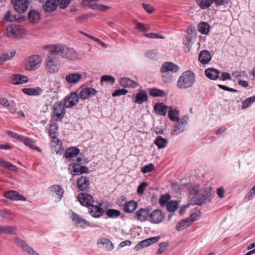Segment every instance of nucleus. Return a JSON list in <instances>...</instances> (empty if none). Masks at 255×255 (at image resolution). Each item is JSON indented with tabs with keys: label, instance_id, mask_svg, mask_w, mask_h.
<instances>
[{
	"label": "nucleus",
	"instance_id": "f257e3e1",
	"mask_svg": "<svg viewBox=\"0 0 255 255\" xmlns=\"http://www.w3.org/2000/svg\"><path fill=\"white\" fill-rule=\"evenodd\" d=\"M212 187L211 186L200 185L195 184L188 187L190 195L192 196L193 204L201 206L210 202L212 197Z\"/></svg>",
	"mask_w": 255,
	"mask_h": 255
},
{
	"label": "nucleus",
	"instance_id": "f03ea898",
	"mask_svg": "<svg viewBox=\"0 0 255 255\" xmlns=\"http://www.w3.org/2000/svg\"><path fill=\"white\" fill-rule=\"evenodd\" d=\"M77 198L81 205L89 208V213L92 216L98 218L103 214L104 210L101 208L102 204L99 203L96 205H93L94 198L90 194L85 192L80 193L78 194Z\"/></svg>",
	"mask_w": 255,
	"mask_h": 255
},
{
	"label": "nucleus",
	"instance_id": "7ed1b4c3",
	"mask_svg": "<svg viewBox=\"0 0 255 255\" xmlns=\"http://www.w3.org/2000/svg\"><path fill=\"white\" fill-rule=\"evenodd\" d=\"M48 52L56 53L62 58L70 60H74L78 57L76 51L72 48L63 44H55L47 46Z\"/></svg>",
	"mask_w": 255,
	"mask_h": 255
},
{
	"label": "nucleus",
	"instance_id": "20e7f679",
	"mask_svg": "<svg viewBox=\"0 0 255 255\" xmlns=\"http://www.w3.org/2000/svg\"><path fill=\"white\" fill-rule=\"evenodd\" d=\"M178 70V66L172 62H165L163 63L160 69L163 81L166 83L171 82L173 79L171 73H176Z\"/></svg>",
	"mask_w": 255,
	"mask_h": 255
},
{
	"label": "nucleus",
	"instance_id": "39448f33",
	"mask_svg": "<svg viewBox=\"0 0 255 255\" xmlns=\"http://www.w3.org/2000/svg\"><path fill=\"white\" fill-rule=\"evenodd\" d=\"M45 60V68L50 73L57 72L60 68V62L59 58L56 53L49 52Z\"/></svg>",
	"mask_w": 255,
	"mask_h": 255
},
{
	"label": "nucleus",
	"instance_id": "423d86ee",
	"mask_svg": "<svg viewBox=\"0 0 255 255\" xmlns=\"http://www.w3.org/2000/svg\"><path fill=\"white\" fill-rule=\"evenodd\" d=\"M195 81V77L193 72L187 71L183 72L179 77L177 86L180 89H187L192 87Z\"/></svg>",
	"mask_w": 255,
	"mask_h": 255
},
{
	"label": "nucleus",
	"instance_id": "0eeeda50",
	"mask_svg": "<svg viewBox=\"0 0 255 255\" xmlns=\"http://www.w3.org/2000/svg\"><path fill=\"white\" fill-rule=\"evenodd\" d=\"M42 58L40 56L34 55L28 58L25 64V68L29 71H35L40 66L42 63Z\"/></svg>",
	"mask_w": 255,
	"mask_h": 255
},
{
	"label": "nucleus",
	"instance_id": "6e6552de",
	"mask_svg": "<svg viewBox=\"0 0 255 255\" xmlns=\"http://www.w3.org/2000/svg\"><path fill=\"white\" fill-rule=\"evenodd\" d=\"M189 121V117L187 115H184L178 121L171 130V133L173 135H178L182 133L185 129Z\"/></svg>",
	"mask_w": 255,
	"mask_h": 255
},
{
	"label": "nucleus",
	"instance_id": "1a4fd4ad",
	"mask_svg": "<svg viewBox=\"0 0 255 255\" xmlns=\"http://www.w3.org/2000/svg\"><path fill=\"white\" fill-rule=\"evenodd\" d=\"M65 107L64 105H63L61 101L56 102L53 104L52 116L56 121H61L64 117L66 113Z\"/></svg>",
	"mask_w": 255,
	"mask_h": 255
},
{
	"label": "nucleus",
	"instance_id": "9d476101",
	"mask_svg": "<svg viewBox=\"0 0 255 255\" xmlns=\"http://www.w3.org/2000/svg\"><path fill=\"white\" fill-rule=\"evenodd\" d=\"M11 3L14 10L18 13L26 12L29 5V0H11Z\"/></svg>",
	"mask_w": 255,
	"mask_h": 255
},
{
	"label": "nucleus",
	"instance_id": "9b49d317",
	"mask_svg": "<svg viewBox=\"0 0 255 255\" xmlns=\"http://www.w3.org/2000/svg\"><path fill=\"white\" fill-rule=\"evenodd\" d=\"M80 97L76 92H71L65 98L64 106L67 108L73 107L79 102Z\"/></svg>",
	"mask_w": 255,
	"mask_h": 255
},
{
	"label": "nucleus",
	"instance_id": "f8f14e48",
	"mask_svg": "<svg viewBox=\"0 0 255 255\" xmlns=\"http://www.w3.org/2000/svg\"><path fill=\"white\" fill-rule=\"evenodd\" d=\"M69 170L74 176L77 175L79 173H89L90 172V170L87 167L80 166L76 163L70 164L69 166Z\"/></svg>",
	"mask_w": 255,
	"mask_h": 255
},
{
	"label": "nucleus",
	"instance_id": "ddd939ff",
	"mask_svg": "<svg viewBox=\"0 0 255 255\" xmlns=\"http://www.w3.org/2000/svg\"><path fill=\"white\" fill-rule=\"evenodd\" d=\"M160 238L159 236H156L144 240L136 245L134 249L135 251H138L144 248L148 247L158 242Z\"/></svg>",
	"mask_w": 255,
	"mask_h": 255
},
{
	"label": "nucleus",
	"instance_id": "4468645a",
	"mask_svg": "<svg viewBox=\"0 0 255 255\" xmlns=\"http://www.w3.org/2000/svg\"><path fill=\"white\" fill-rule=\"evenodd\" d=\"M50 194L55 198L56 201H59L63 197L64 190L62 188L58 185H54L49 188Z\"/></svg>",
	"mask_w": 255,
	"mask_h": 255
},
{
	"label": "nucleus",
	"instance_id": "2eb2a0df",
	"mask_svg": "<svg viewBox=\"0 0 255 255\" xmlns=\"http://www.w3.org/2000/svg\"><path fill=\"white\" fill-rule=\"evenodd\" d=\"M97 93V91L93 88L86 87L80 91L79 97L82 100L89 99L95 96Z\"/></svg>",
	"mask_w": 255,
	"mask_h": 255
},
{
	"label": "nucleus",
	"instance_id": "dca6fc26",
	"mask_svg": "<svg viewBox=\"0 0 255 255\" xmlns=\"http://www.w3.org/2000/svg\"><path fill=\"white\" fill-rule=\"evenodd\" d=\"M78 189L84 192H88L90 188V180L85 176H81L77 181Z\"/></svg>",
	"mask_w": 255,
	"mask_h": 255
},
{
	"label": "nucleus",
	"instance_id": "f3484780",
	"mask_svg": "<svg viewBox=\"0 0 255 255\" xmlns=\"http://www.w3.org/2000/svg\"><path fill=\"white\" fill-rule=\"evenodd\" d=\"M149 216L151 219V222L154 224L161 223L164 218L163 213L159 209H156L153 211L149 214Z\"/></svg>",
	"mask_w": 255,
	"mask_h": 255
},
{
	"label": "nucleus",
	"instance_id": "a211bd4d",
	"mask_svg": "<svg viewBox=\"0 0 255 255\" xmlns=\"http://www.w3.org/2000/svg\"><path fill=\"white\" fill-rule=\"evenodd\" d=\"M170 109L171 107L167 106L163 103H156L154 106L155 113L162 116H165L167 111Z\"/></svg>",
	"mask_w": 255,
	"mask_h": 255
},
{
	"label": "nucleus",
	"instance_id": "6ab92c4d",
	"mask_svg": "<svg viewBox=\"0 0 255 255\" xmlns=\"http://www.w3.org/2000/svg\"><path fill=\"white\" fill-rule=\"evenodd\" d=\"M24 17L23 16H17L10 10L7 11L3 17V20L6 22H12L14 21L21 22L24 20Z\"/></svg>",
	"mask_w": 255,
	"mask_h": 255
},
{
	"label": "nucleus",
	"instance_id": "aec40b11",
	"mask_svg": "<svg viewBox=\"0 0 255 255\" xmlns=\"http://www.w3.org/2000/svg\"><path fill=\"white\" fill-rule=\"evenodd\" d=\"M71 218L74 224L78 227H84L86 226H89V223L86 220L82 219L75 212H72Z\"/></svg>",
	"mask_w": 255,
	"mask_h": 255
},
{
	"label": "nucleus",
	"instance_id": "412c9836",
	"mask_svg": "<svg viewBox=\"0 0 255 255\" xmlns=\"http://www.w3.org/2000/svg\"><path fill=\"white\" fill-rule=\"evenodd\" d=\"M21 91L25 95L31 96H37L40 95L43 90L39 87L33 88H25L21 89Z\"/></svg>",
	"mask_w": 255,
	"mask_h": 255
},
{
	"label": "nucleus",
	"instance_id": "4be33fe9",
	"mask_svg": "<svg viewBox=\"0 0 255 255\" xmlns=\"http://www.w3.org/2000/svg\"><path fill=\"white\" fill-rule=\"evenodd\" d=\"M4 196L12 200H20L25 201L26 198L14 190H9L5 192Z\"/></svg>",
	"mask_w": 255,
	"mask_h": 255
},
{
	"label": "nucleus",
	"instance_id": "5701e85b",
	"mask_svg": "<svg viewBox=\"0 0 255 255\" xmlns=\"http://www.w3.org/2000/svg\"><path fill=\"white\" fill-rule=\"evenodd\" d=\"M82 79V75L79 73H71L67 75L65 80L68 83L74 84L79 82Z\"/></svg>",
	"mask_w": 255,
	"mask_h": 255
},
{
	"label": "nucleus",
	"instance_id": "b1692460",
	"mask_svg": "<svg viewBox=\"0 0 255 255\" xmlns=\"http://www.w3.org/2000/svg\"><path fill=\"white\" fill-rule=\"evenodd\" d=\"M57 5V0H47L43 5V8L45 11L51 12L56 9Z\"/></svg>",
	"mask_w": 255,
	"mask_h": 255
},
{
	"label": "nucleus",
	"instance_id": "393cba45",
	"mask_svg": "<svg viewBox=\"0 0 255 255\" xmlns=\"http://www.w3.org/2000/svg\"><path fill=\"white\" fill-rule=\"evenodd\" d=\"M149 216V210L147 208H141L138 210L135 215V218L140 221H145Z\"/></svg>",
	"mask_w": 255,
	"mask_h": 255
},
{
	"label": "nucleus",
	"instance_id": "a878e982",
	"mask_svg": "<svg viewBox=\"0 0 255 255\" xmlns=\"http://www.w3.org/2000/svg\"><path fill=\"white\" fill-rule=\"evenodd\" d=\"M120 84L124 88H135L137 86V83L134 81L127 77H123L120 79Z\"/></svg>",
	"mask_w": 255,
	"mask_h": 255
},
{
	"label": "nucleus",
	"instance_id": "bb28decb",
	"mask_svg": "<svg viewBox=\"0 0 255 255\" xmlns=\"http://www.w3.org/2000/svg\"><path fill=\"white\" fill-rule=\"evenodd\" d=\"M13 240L17 246L21 248L24 251L26 252L29 254H30L34 250L23 240L20 239V238L18 237H14Z\"/></svg>",
	"mask_w": 255,
	"mask_h": 255
},
{
	"label": "nucleus",
	"instance_id": "cd10ccee",
	"mask_svg": "<svg viewBox=\"0 0 255 255\" xmlns=\"http://www.w3.org/2000/svg\"><path fill=\"white\" fill-rule=\"evenodd\" d=\"M11 79L13 84L15 85L26 83L28 81L27 76L20 74H14L12 76Z\"/></svg>",
	"mask_w": 255,
	"mask_h": 255
},
{
	"label": "nucleus",
	"instance_id": "c85d7f7f",
	"mask_svg": "<svg viewBox=\"0 0 255 255\" xmlns=\"http://www.w3.org/2000/svg\"><path fill=\"white\" fill-rule=\"evenodd\" d=\"M51 142V148L57 154L61 153L63 150V147L61 141L56 137V139L52 138Z\"/></svg>",
	"mask_w": 255,
	"mask_h": 255
},
{
	"label": "nucleus",
	"instance_id": "c756f323",
	"mask_svg": "<svg viewBox=\"0 0 255 255\" xmlns=\"http://www.w3.org/2000/svg\"><path fill=\"white\" fill-rule=\"evenodd\" d=\"M205 73L209 79L215 80L219 77L220 72L214 68H209L205 70Z\"/></svg>",
	"mask_w": 255,
	"mask_h": 255
},
{
	"label": "nucleus",
	"instance_id": "7c9ffc66",
	"mask_svg": "<svg viewBox=\"0 0 255 255\" xmlns=\"http://www.w3.org/2000/svg\"><path fill=\"white\" fill-rule=\"evenodd\" d=\"M98 244H101L107 251H111L114 249V245L110 240L102 238L98 240Z\"/></svg>",
	"mask_w": 255,
	"mask_h": 255
},
{
	"label": "nucleus",
	"instance_id": "2f4dec72",
	"mask_svg": "<svg viewBox=\"0 0 255 255\" xmlns=\"http://www.w3.org/2000/svg\"><path fill=\"white\" fill-rule=\"evenodd\" d=\"M137 206V203L135 201H129L125 204L124 211L127 213H131L135 211Z\"/></svg>",
	"mask_w": 255,
	"mask_h": 255
},
{
	"label": "nucleus",
	"instance_id": "473e14b6",
	"mask_svg": "<svg viewBox=\"0 0 255 255\" xmlns=\"http://www.w3.org/2000/svg\"><path fill=\"white\" fill-rule=\"evenodd\" d=\"M198 59L201 63L207 64L211 60V55L208 51L203 50L200 53Z\"/></svg>",
	"mask_w": 255,
	"mask_h": 255
},
{
	"label": "nucleus",
	"instance_id": "72a5a7b5",
	"mask_svg": "<svg viewBox=\"0 0 255 255\" xmlns=\"http://www.w3.org/2000/svg\"><path fill=\"white\" fill-rule=\"evenodd\" d=\"M148 97L146 92L144 90H141L135 96V102L138 104H142L147 101Z\"/></svg>",
	"mask_w": 255,
	"mask_h": 255
},
{
	"label": "nucleus",
	"instance_id": "f704fd0d",
	"mask_svg": "<svg viewBox=\"0 0 255 255\" xmlns=\"http://www.w3.org/2000/svg\"><path fill=\"white\" fill-rule=\"evenodd\" d=\"M28 19L31 23H35L40 19V14L35 10H31L28 12Z\"/></svg>",
	"mask_w": 255,
	"mask_h": 255
},
{
	"label": "nucleus",
	"instance_id": "c9c22d12",
	"mask_svg": "<svg viewBox=\"0 0 255 255\" xmlns=\"http://www.w3.org/2000/svg\"><path fill=\"white\" fill-rule=\"evenodd\" d=\"M1 234L15 235L17 234V230L12 226H1Z\"/></svg>",
	"mask_w": 255,
	"mask_h": 255
},
{
	"label": "nucleus",
	"instance_id": "e433bc0d",
	"mask_svg": "<svg viewBox=\"0 0 255 255\" xmlns=\"http://www.w3.org/2000/svg\"><path fill=\"white\" fill-rule=\"evenodd\" d=\"M13 37L22 38L26 34V30L20 25L15 24Z\"/></svg>",
	"mask_w": 255,
	"mask_h": 255
},
{
	"label": "nucleus",
	"instance_id": "4c0bfd02",
	"mask_svg": "<svg viewBox=\"0 0 255 255\" xmlns=\"http://www.w3.org/2000/svg\"><path fill=\"white\" fill-rule=\"evenodd\" d=\"M80 152V150L76 147H72L66 150L64 156L67 158H72L77 156Z\"/></svg>",
	"mask_w": 255,
	"mask_h": 255
},
{
	"label": "nucleus",
	"instance_id": "58836bf2",
	"mask_svg": "<svg viewBox=\"0 0 255 255\" xmlns=\"http://www.w3.org/2000/svg\"><path fill=\"white\" fill-rule=\"evenodd\" d=\"M21 141H23L24 144L27 146L29 147L30 148L33 149L36 151H38L39 152L41 151V149L38 146H36L34 145V141L28 137L23 136L22 139L21 140Z\"/></svg>",
	"mask_w": 255,
	"mask_h": 255
},
{
	"label": "nucleus",
	"instance_id": "ea45409f",
	"mask_svg": "<svg viewBox=\"0 0 255 255\" xmlns=\"http://www.w3.org/2000/svg\"><path fill=\"white\" fill-rule=\"evenodd\" d=\"M210 25L206 22H201L198 25L199 31L203 34H207L209 32Z\"/></svg>",
	"mask_w": 255,
	"mask_h": 255
},
{
	"label": "nucleus",
	"instance_id": "a19ab883",
	"mask_svg": "<svg viewBox=\"0 0 255 255\" xmlns=\"http://www.w3.org/2000/svg\"><path fill=\"white\" fill-rule=\"evenodd\" d=\"M191 224L189 218H187L179 222L176 225V229L178 231H181L189 226Z\"/></svg>",
	"mask_w": 255,
	"mask_h": 255
},
{
	"label": "nucleus",
	"instance_id": "79ce46f5",
	"mask_svg": "<svg viewBox=\"0 0 255 255\" xmlns=\"http://www.w3.org/2000/svg\"><path fill=\"white\" fill-rule=\"evenodd\" d=\"M154 143L158 148L160 149L166 146L168 141L165 138L158 136L154 140Z\"/></svg>",
	"mask_w": 255,
	"mask_h": 255
},
{
	"label": "nucleus",
	"instance_id": "37998d69",
	"mask_svg": "<svg viewBox=\"0 0 255 255\" xmlns=\"http://www.w3.org/2000/svg\"><path fill=\"white\" fill-rule=\"evenodd\" d=\"M49 134L52 138L56 139L58 135V126L56 123H52L50 125Z\"/></svg>",
	"mask_w": 255,
	"mask_h": 255
},
{
	"label": "nucleus",
	"instance_id": "c03bdc74",
	"mask_svg": "<svg viewBox=\"0 0 255 255\" xmlns=\"http://www.w3.org/2000/svg\"><path fill=\"white\" fill-rule=\"evenodd\" d=\"M15 24H10L3 29V35L9 37H13Z\"/></svg>",
	"mask_w": 255,
	"mask_h": 255
},
{
	"label": "nucleus",
	"instance_id": "a18cd8bd",
	"mask_svg": "<svg viewBox=\"0 0 255 255\" xmlns=\"http://www.w3.org/2000/svg\"><path fill=\"white\" fill-rule=\"evenodd\" d=\"M1 105L6 107L11 113H14L15 112L16 109L15 106L11 101L9 102L5 98L1 99Z\"/></svg>",
	"mask_w": 255,
	"mask_h": 255
},
{
	"label": "nucleus",
	"instance_id": "49530a36",
	"mask_svg": "<svg viewBox=\"0 0 255 255\" xmlns=\"http://www.w3.org/2000/svg\"><path fill=\"white\" fill-rule=\"evenodd\" d=\"M196 3L200 8L206 9L212 4V1L211 0H197Z\"/></svg>",
	"mask_w": 255,
	"mask_h": 255
},
{
	"label": "nucleus",
	"instance_id": "de8ad7c7",
	"mask_svg": "<svg viewBox=\"0 0 255 255\" xmlns=\"http://www.w3.org/2000/svg\"><path fill=\"white\" fill-rule=\"evenodd\" d=\"M149 93L150 96L154 97H163L165 95V93L164 91L157 88H152L150 89L149 91Z\"/></svg>",
	"mask_w": 255,
	"mask_h": 255
},
{
	"label": "nucleus",
	"instance_id": "09e8293b",
	"mask_svg": "<svg viewBox=\"0 0 255 255\" xmlns=\"http://www.w3.org/2000/svg\"><path fill=\"white\" fill-rule=\"evenodd\" d=\"M1 167L12 171H17V168L11 163L1 159Z\"/></svg>",
	"mask_w": 255,
	"mask_h": 255
},
{
	"label": "nucleus",
	"instance_id": "8fccbe9b",
	"mask_svg": "<svg viewBox=\"0 0 255 255\" xmlns=\"http://www.w3.org/2000/svg\"><path fill=\"white\" fill-rule=\"evenodd\" d=\"M168 117L172 121H177L180 119L178 117L179 111L176 109L172 110L171 109L168 110Z\"/></svg>",
	"mask_w": 255,
	"mask_h": 255
},
{
	"label": "nucleus",
	"instance_id": "3c124183",
	"mask_svg": "<svg viewBox=\"0 0 255 255\" xmlns=\"http://www.w3.org/2000/svg\"><path fill=\"white\" fill-rule=\"evenodd\" d=\"M167 210L170 212H174L176 210L178 206V203L176 201H170L166 204Z\"/></svg>",
	"mask_w": 255,
	"mask_h": 255
},
{
	"label": "nucleus",
	"instance_id": "603ef678",
	"mask_svg": "<svg viewBox=\"0 0 255 255\" xmlns=\"http://www.w3.org/2000/svg\"><path fill=\"white\" fill-rule=\"evenodd\" d=\"M255 102V96L247 98L242 104V109H245L249 107L251 105Z\"/></svg>",
	"mask_w": 255,
	"mask_h": 255
},
{
	"label": "nucleus",
	"instance_id": "864d4df0",
	"mask_svg": "<svg viewBox=\"0 0 255 255\" xmlns=\"http://www.w3.org/2000/svg\"><path fill=\"white\" fill-rule=\"evenodd\" d=\"M15 54V52L14 51L6 52L3 53L1 56V63L10 60L14 56Z\"/></svg>",
	"mask_w": 255,
	"mask_h": 255
},
{
	"label": "nucleus",
	"instance_id": "5fc2aeb1",
	"mask_svg": "<svg viewBox=\"0 0 255 255\" xmlns=\"http://www.w3.org/2000/svg\"><path fill=\"white\" fill-rule=\"evenodd\" d=\"M106 214L108 217L110 218H116L120 216L121 212L116 209H108L106 211Z\"/></svg>",
	"mask_w": 255,
	"mask_h": 255
},
{
	"label": "nucleus",
	"instance_id": "6e6d98bb",
	"mask_svg": "<svg viewBox=\"0 0 255 255\" xmlns=\"http://www.w3.org/2000/svg\"><path fill=\"white\" fill-rule=\"evenodd\" d=\"M100 81L101 83L107 82L113 84L115 82V79L111 75H105L101 77Z\"/></svg>",
	"mask_w": 255,
	"mask_h": 255
},
{
	"label": "nucleus",
	"instance_id": "4d7b16f0",
	"mask_svg": "<svg viewBox=\"0 0 255 255\" xmlns=\"http://www.w3.org/2000/svg\"><path fill=\"white\" fill-rule=\"evenodd\" d=\"M13 214L7 210H1V217L7 221L11 220L13 218Z\"/></svg>",
	"mask_w": 255,
	"mask_h": 255
},
{
	"label": "nucleus",
	"instance_id": "13d9d810",
	"mask_svg": "<svg viewBox=\"0 0 255 255\" xmlns=\"http://www.w3.org/2000/svg\"><path fill=\"white\" fill-rule=\"evenodd\" d=\"M128 93V90L125 89L116 90L112 94L113 97H118L122 95H126Z\"/></svg>",
	"mask_w": 255,
	"mask_h": 255
},
{
	"label": "nucleus",
	"instance_id": "bf43d9fd",
	"mask_svg": "<svg viewBox=\"0 0 255 255\" xmlns=\"http://www.w3.org/2000/svg\"><path fill=\"white\" fill-rule=\"evenodd\" d=\"M154 165L152 163L147 164L141 168V171L144 173L151 172L153 170Z\"/></svg>",
	"mask_w": 255,
	"mask_h": 255
},
{
	"label": "nucleus",
	"instance_id": "052dcab7",
	"mask_svg": "<svg viewBox=\"0 0 255 255\" xmlns=\"http://www.w3.org/2000/svg\"><path fill=\"white\" fill-rule=\"evenodd\" d=\"M144 36L147 38H151V39L159 38V39H163L165 38V37L164 36L161 35L159 34L156 33H146V34H144Z\"/></svg>",
	"mask_w": 255,
	"mask_h": 255
},
{
	"label": "nucleus",
	"instance_id": "680f3d73",
	"mask_svg": "<svg viewBox=\"0 0 255 255\" xmlns=\"http://www.w3.org/2000/svg\"><path fill=\"white\" fill-rule=\"evenodd\" d=\"M71 0H57L59 6L61 9L65 8L71 2Z\"/></svg>",
	"mask_w": 255,
	"mask_h": 255
},
{
	"label": "nucleus",
	"instance_id": "e2e57ef3",
	"mask_svg": "<svg viewBox=\"0 0 255 255\" xmlns=\"http://www.w3.org/2000/svg\"><path fill=\"white\" fill-rule=\"evenodd\" d=\"M136 27L140 29L143 32H146L149 29L150 26L141 23H136Z\"/></svg>",
	"mask_w": 255,
	"mask_h": 255
},
{
	"label": "nucleus",
	"instance_id": "0e129e2a",
	"mask_svg": "<svg viewBox=\"0 0 255 255\" xmlns=\"http://www.w3.org/2000/svg\"><path fill=\"white\" fill-rule=\"evenodd\" d=\"M170 196L169 194H165L162 196L159 199V203L162 206L166 205L168 201L170 199Z\"/></svg>",
	"mask_w": 255,
	"mask_h": 255
},
{
	"label": "nucleus",
	"instance_id": "69168bd1",
	"mask_svg": "<svg viewBox=\"0 0 255 255\" xmlns=\"http://www.w3.org/2000/svg\"><path fill=\"white\" fill-rule=\"evenodd\" d=\"M6 133L10 137L12 138H14L18 140L21 141L22 139L23 136L18 134L14 132L7 130L6 131Z\"/></svg>",
	"mask_w": 255,
	"mask_h": 255
},
{
	"label": "nucleus",
	"instance_id": "338daca9",
	"mask_svg": "<svg viewBox=\"0 0 255 255\" xmlns=\"http://www.w3.org/2000/svg\"><path fill=\"white\" fill-rule=\"evenodd\" d=\"M192 37L191 36H188L186 37V39L184 41L185 45L186 46L188 49V51H189L191 46L193 44L192 42Z\"/></svg>",
	"mask_w": 255,
	"mask_h": 255
},
{
	"label": "nucleus",
	"instance_id": "774afa93",
	"mask_svg": "<svg viewBox=\"0 0 255 255\" xmlns=\"http://www.w3.org/2000/svg\"><path fill=\"white\" fill-rule=\"evenodd\" d=\"M147 184L146 182H143L140 184L137 187V192L138 194H142L143 193L145 188L147 187Z\"/></svg>",
	"mask_w": 255,
	"mask_h": 255
}]
</instances>
